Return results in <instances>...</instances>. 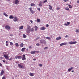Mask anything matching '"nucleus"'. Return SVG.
<instances>
[{"instance_id": "7c9ffc66", "label": "nucleus", "mask_w": 79, "mask_h": 79, "mask_svg": "<svg viewBox=\"0 0 79 79\" xmlns=\"http://www.w3.org/2000/svg\"><path fill=\"white\" fill-rule=\"evenodd\" d=\"M15 45L16 46V47H18L19 46V44H18V43H16L15 44Z\"/></svg>"}, {"instance_id": "f257e3e1", "label": "nucleus", "mask_w": 79, "mask_h": 79, "mask_svg": "<svg viewBox=\"0 0 79 79\" xmlns=\"http://www.w3.org/2000/svg\"><path fill=\"white\" fill-rule=\"evenodd\" d=\"M40 42L41 44H46V41L44 40H41L40 41Z\"/></svg>"}, {"instance_id": "8fccbe9b", "label": "nucleus", "mask_w": 79, "mask_h": 79, "mask_svg": "<svg viewBox=\"0 0 79 79\" xmlns=\"http://www.w3.org/2000/svg\"><path fill=\"white\" fill-rule=\"evenodd\" d=\"M46 27H48V26H49V25H48V24H46Z\"/></svg>"}, {"instance_id": "69168bd1", "label": "nucleus", "mask_w": 79, "mask_h": 79, "mask_svg": "<svg viewBox=\"0 0 79 79\" xmlns=\"http://www.w3.org/2000/svg\"><path fill=\"white\" fill-rule=\"evenodd\" d=\"M57 10H60V8H57Z\"/></svg>"}, {"instance_id": "f704fd0d", "label": "nucleus", "mask_w": 79, "mask_h": 79, "mask_svg": "<svg viewBox=\"0 0 79 79\" xmlns=\"http://www.w3.org/2000/svg\"><path fill=\"white\" fill-rule=\"evenodd\" d=\"M23 38H26V35L23 34Z\"/></svg>"}, {"instance_id": "58836bf2", "label": "nucleus", "mask_w": 79, "mask_h": 79, "mask_svg": "<svg viewBox=\"0 0 79 79\" xmlns=\"http://www.w3.org/2000/svg\"><path fill=\"white\" fill-rule=\"evenodd\" d=\"M48 49V47H45L44 48V50H47Z\"/></svg>"}, {"instance_id": "6e6d98bb", "label": "nucleus", "mask_w": 79, "mask_h": 79, "mask_svg": "<svg viewBox=\"0 0 79 79\" xmlns=\"http://www.w3.org/2000/svg\"><path fill=\"white\" fill-rule=\"evenodd\" d=\"M64 25H65V26H68V24H67V23H65V24H64Z\"/></svg>"}, {"instance_id": "4d7b16f0", "label": "nucleus", "mask_w": 79, "mask_h": 79, "mask_svg": "<svg viewBox=\"0 0 79 79\" xmlns=\"http://www.w3.org/2000/svg\"><path fill=\"white\" fill-rule=\"evenodd\" d=\"M33 60L34 61H35V60H36V59L34 58L33 59Z\"/></svg>"}, {"instance_id": "79ce46f5", "label": "nucleus", "mask_w": 79, "mask_h": 79, "mask_svg": "<svg viewBox=\"0 0 79 79\" xmlns=\"http://www.w3.org/2000/svg\"><path fill=\"white\" fill-rule=\"evenodd\" d=\"M40 38V37H37V38H36V40H38V39H39Z\"/></svg>"}, {"instance_id": "bf43d9fd", "label": "nucleus", "mask_w": 79, "mask_h": 79, "mask_svg": "<svg viewBox=\"0 0 79 79\" xmlns=\"http://www.w3.org/2000/svg\"><path fill=\"white\" fill-rule=\"evenodd\" d=\"M10 36L12 37V36H13V35L12 34H11L10 35Z\"/></svg>"}, {"instance_id": "4468645a", "label": "nucleus", "mask_w": 79, "mask_h": 79, "mask_svg": "<svg viewBox=\"0 0 79 79\" xmlns=\"http://www.w3.org/2000/svg\"><path fill=\"white\" fill-rule=\"evenodd\" d=\"M27 30H31V27H30V26H29V25H27Z\"/></svg>"}, {"instance_id": "c756f323", "label": "nucleus", "mask_w": 79, "mask_h": 79, "mask_svg": "<svg viewBox=\"0 0 79 79\" xmlns=\"http://www.w3.org/2000/svg\"><path fill=\"white\" fill-rule=\"evenodd\" d=\"M75 31H76L75 32H76V33H78V32H79V30L76 29Z\"/></svg>"}, {"instance_id": "09e8293b", "label": "nucleus", "mask_w": 79, "mask_h": 79, "mask_svg": "<svg viewBox=\"0 0 79 79\" xmlns=\"http://www.w3.org/2000/svg\"><path fill=\"white\" fill-rule=\"evenodd\" d=\"M64 2H68V0H64Z\"/></svg>"}, {"instance_id": "39448f33", "label": "nucleus", "mask_w": 79, "mask_h": 79, "mask_svg": "<svg viewBox=\"0 0 79 79\" xmlns=\"http://www.w3.org/2000/svg\"><path fill=\"white\" fill-rule=\"evenodd\" d=\"M77 43V42L76 41H74L73 42H72L71 41H70L69 42V44L70 45L71 44H76Z\"/></svg>"}, {"instance_id": "0eeeda50", "label": "nucleus", "mask_w": 79, "mask_h": 79, "mask_svg": "<svg viewBox=\"0 0 79 79\" xmlns=\"http://www.w3.org/2000/svg\"><path fill=\"white\" fill-rule=\"evenodd\" d=\"M22 60H26V56L24 54L23 55V56L22 58Z\"/></svg>"}, {"instance_id": "c9c22d12", "label": "nucleus", "mask_w": 79, "mask_h": 79, "mask_svg": "<svg viewBox=\"0 0 79 79\" xmlns=\"http://www.w3.org/2000/svg\"><path fill=\"white\" fill-rule=\"evenodd\" d=\"M37 22H40V19H38L37 20Z\"/></svg>"}, {"instance_id": "864d4df0", "label": "nucleus", "mask_w": 79, "mask_h": 79, "mask_svg": "<svg viewBox=\"0 0 79 79\" xmlns=\"http://www.w3.org/2000/svg\"><path fill=\"white\" fill-rule=\"evenodd\" d=\"M49 9L50 10H52V7H50V8H49Z\"/></svg>"}, {"instance_id": "bb28decb", "label": "nucleus", "mask_w": 79, "mask_h": 79, "mask_svg": "<svg viewBox=\"0 0 79 79\" xmlns=\"http://www.w3.org/2000/svg\"><path fill=\"white\" fill-rule=\"evenodd\" d=\"M30 31L32 32H33L34 31V29L33 28H31V29H30Z\"/></svg>"}, {"instance_id": "603ef678", "label": "nucleus", "mask_w": 79, "mask_h": 79, "mask_svg": "<svg viewBox=\"0 0 79 79\" xmlns=\"http://www.w3.org/2000/svg\"><path fill=\"white\" fill-rule=\"evenodd\" d=\"M2 79H5V77H3L2 78Z\"/></svg>"}, {"instance_id": "dca6fc26", "label": "nucleus", "mask_w": 79, "mask_h": 79, "mask_svg": "<svg viewBox=\"0 0 79 79\" xmlns=\"http://www.w3.org/2000/svg\"><path fill=\"white\" fill-rule=\"evenodd\" d=\"M30 5L32 6H35V4L34 3H31Z\"/></svg>"}, {"instance_id": "2eb2a0df", "label": "nucleus", "mask_w": 79, "mask_h": 79, "mask_svg": "<svg viewBox=\"0 0 79 79\" xmlns=\"http://www.w3.org/2000/svg\"><path fill=\"white\" fill-rule=\"evenodd\" d=\"M35 52H36V51H33L31 52V54H32V55H33V54H35Z\"/></svg>"}, {"instance_id": "49530a36", "label": "nucleus", "mask_w": 79, "mask_h": 79, "mask_svg": "<svg viewBox=\"0 0 79 79\" xmlns=\"http://www.w3.org/2000/svg\"><path fill=\"white\" fill-rule=\"evenodd\" d=\"M15 59H17V58H18V56H16L15 57Z\"/></svg>"}, {"instance_id": "1a4fd4ad", "label": "nucleus", "mask_w": 79, "mask_h": 79, "mask_svg": "<svg viewBox=\"0 0 79 79\" xmlns=\"http://www.w3.org/2000/svg\"><path fill=\"white\" fill-rule=\"evenodd\" d=\"M17 18H17V17H16V16H15L14 17V19H13L14 21L15 22H16L17 21Z\"/></svg>"}, {"instance_id": "a211bd4d", "label": "nucleus", "mask_w": 79, "mask_h": 79, "mask_svg": "<svg viewBox=\"0 0 79 79\" xmlns=\"http://www.w3.org/2000/svg\"><path fill=\"white\" fill-rule=\"evenodd\" d=\"M3 15H4V16H5L6 17H8V14H6L5 12L3 13Z\"/></svg>"}, {"instance_id": "473e14b6", "label": "nucleus", "mask_w": 79, "mask_h": 79, "mask_svg": "<svg viewBox=\"0 0 79 79\" xmlns=\"http://www.w3.org/2000/svg\"><path fill=\"white\" fill-rule=\"evenodd\" d=\"M8 41H6V46H8Z\"/></svg>"}, {"instance_id": "de8ad7c7", "label": "nucleus", "mask_w": 79, "mask_h": 79, "mask_svg": "<svg viewBox=\"0 0 79 79\" xmlns=\"http://www.w3.org/2000/svg\"><path fill=\"white\" fill-rule=\"evenodd\" d=\"M36 45L37 46H39V43L36 44Z\"/></svg>"}, {"instance_id": "052dcab7", "label": "nucleus", "mask_w": 79, "mask_h": 79, "mask_svg": "<svg viewBox=\"0 0 79 79\" xmlns=\"http://www.w3.org/2000/svg\"><path fill=\"white\" fill-rule=\"evenodd\" d=\"M2 61H3V62H4V63H5V60H2Z\"/></svg>"}, {"instance_id": "a19ab883", "label": "nucleus", "mask_w": 79, "mask_h": 79, "mask_svg": "<svg viewBox=\"0 0 79 79\" xmlns=\"http://www.w3.org/2000/svg\"><path fill=\"white\" fill-rule=\"evenodd\" d=\"M6 69L7 70H9V69H8V66H6Z\"/></svg>"}, {"instance_id": "37998d69", "label": "nucleus", "mask_w": 79, "mask_h": 79, "mask_svg": "<svg viewBox=\"0 0 79 79\" xmlns=\"http://www.w3.org/2000/svg\"><path fill=\"white\" fill-rule=\"evenodd\" d=\"M37 10H38V11H40V8H37Z\"/></svg>"}, {"instance_id": "ea45409f", "label": "nucleus", "mask_w": 79, "mask_h": 79, "mask_svg": "<svg viewBox=\"0 0 79 79\" xmlns=\"http://www.w3.org/2000/svg\"><path fill=\"white\" fill-rule=\"evenodd\" d=\"M71 23L69 22H67V24L68 25H69V24H70V23Z\"/></svg>"}, {"instance_id": "774afa93", "label": "nucleus", "mask_w": 79, "mask_h": 79, "mask_svg": "<svg viewBox=\"0 0 79 79\" xmlns=\"http://www.w3.org/2000/svg\"><path fill=\"white\" fill-rule=\"evenodd\" d=\"M9 60H12V58H10Z\"/></svg>"}, {"instance_id": "393cba45", "label": "nucleus", "mask_w": 79, "mask_h": 79, "mask_svg": "<svg viewBox=\"0 0 79 79\" xmlns=\"http://www.w3.org/2000/svg\"><path fill=\"white\" fill-rule=\"evenodd\" d=\"M30 30H27L26 32L28 33V34H29L30 33Z\"/></svg>"}, {"instance_id": "412c9836", "label": "nucleus", "mask_w": 79, "mask_h": 79, "mask_svg": "<svg viewBox=\"0 0 79 79\" xmlns=\"http://www.w3.org/2000/svg\"><path fill=\"white\" fill-rule=\"evenodd\" d=\"M41 30H45V28L44 27H42L40 28Z\"/></svg>"}, {"instance_id": "cd10ccee", "label": "nucleus", "mask_w": 79, "mask_h": 79, "mask_svg": "<svg viewBox=\"0 0 79 79\" xmlns=\"http://www.w3.org/2000/svg\"><path fill=\"white\" fill-rule=\"evenodd\" d=\"M46 39L48 40H51V38L48 36L46 37Z\"/></svg>"}, {"instance_id": "4c0bfd02", "label": "nucleus", "mask_w": 79, "mask_h": 79, "mask_svg": "<svg viewBox=\"0 0 79 79\" xmlns=\"http://www.w3.org/2000/svg\"><path fill=\"white\" fill-rule=\"evenodd\" d=\"M10 45L12 46V45H13V43L12 42H10Z\"/></svg>"}, {"instance_id": "aec40b11", "label": "nucleus", "mask_w": 79, "mask_h": 79, "mask_svg": "<svg viewBox=\"0 0 79 79\" xmlns=\"http://www.w3.org/2000/svg\"><path fill=\"white\" fill-rule=\"evenodd\" d=\"M10 19H13L14 18V17L13 15H10L9 17Z\"/></svg>"}, {"instance_id": "9d476101", "label": "nucleus", "mask_w": 79, "mask_h": 79, "mask_svg": "<svg viewBox=\"0 0 79 79\" xmlns=\"http://www.w3.org/2000/svg\"><path fill=\"white\" fill-rule=\"evenodd\" d=\"M4 71L3 70H2L1 72V74H0V75L1 76H3V74H4Z\"/></svg>"}, {"instance_id": "13d9d810", "label": "nucleus", "mask_w": 79, "mask_h": 79, "mask_svg": "<svg viewBox=\"0 0 79 79\" xmlns=\"http://www.w3.org/2000/svg\"><path fill=\"white\" fill-rule=\"evenodd\" d=\"M2 66V64L0 63V66Z\"/></svg>"}, {"instance_id": "b1692460", "label": "nucleus", "mask_w": 79, "mask_h": 79, "mask_svg": "<svg viewBox=\"0 0 79 79\" xmlns=\"http://www.w3.org/2000/svg\"><path fill=\"white\" fill-rule=\"evenodd\" d=\"M26 49V48H23L22 49L21 51L22 52H23L25 50V49Z\"/></svg>"}, {"instance_id": "680f3d73", "label": "nucleus", "mask_w": 79, "mask_h": 79, "mask_svg": "<svg viewBox=\"0 0 79 79\" xmlns=\"http://www.w3.org/2000/svg\"><path fill=\"white\" fill-rule=\"evenodd\" d=\"M65 37H66V38L68 37V35H66L65 36Z\"/></svg>"}, {"instance_id": "2f4dec72", "label": "nucleus", "mask_w": 79, "mask_h": 79, "mask_svg": "<svg viewBox=\"0 0 79 79\" xmlns=\"http://www.w3.org/2000/svg\"><path fill=\"white\" fill-rule=\"evenodd\" d=\"M21 58H22V57L21 56H18V59H21Z\"/></svg>"}, {"instance_id": "c85d7f7f", "label": "nucleus", "mask_w": 79, "mask_h": 79, "mask_svg": "<svg viewBox=\"0 0 79 79\" xmlns=\"http://www.w3.org/2000/svg\"><path fill=\"white\" fill-rule=\"evenodd\" d=\"M67 5H68L69 8H72V6L70 4H68Z\"/></svg>"}, {"instance_id": "5fc2aeb1", "label": "nucleus", "mask_w": 79, "mask_h": 79, "mask_svg": "<svg viewBox=\"0 0 79 79\" xmlns=\"http://www.w3.org/2000/svg\"><path fill=\"white\" fill-rule=\"evenodd\" d=\"M29 48H30V49L32 48V47H31V46H29Z\"/></svg>"}, {"instance_id": "e2e57ef3", "label": "nucleus", "mask_w": 79, "mask_h": 79, "mask_svg": "<svg viewBox=\"0 0 79 79\" xmlns=\"http://www.w3.org/2000/svg\"><path fill=\"white\" fill-rule=\"evenodd\" d=\"M48 6L50 7H52V6L50 5H49Z\"/></svg>"}, {"instance_id": "7ed1b4c3", "label": "nucleus", "mask_w": 79, "mask_h": 79, "mask_svg": "<svg viewBox=\"0 0 79 79\" xmlns=\"http://www.w3.org/2000/svg\"><path fill=\"white\" fill-rule=\"evenodd\" d=\"M38 5L40 7H42V1H40Z\"/></svg>"}, {"instance_id": "9b49d317", "label": "nucleus", "mask_w": 79, "mask_h": 79, "mask_svg": "<svg viewBox=\"0 0 79 79\" xmlns=\"http://www.w3.org/2000/svg\"><path fill=\"white\" fill-rule=\"evenodd\" d=\"M73 69V67H71L68 69V71H69V72H70Z\"/></svg>"}, {"instance_id": "5701e85b", "label": "nucleus", "mask_w": 79, "mask_h": 79, "mask_svg": "<svg viewBox=\"0 0 79 79\" xmlns=\"http://www.w3.org/2000/svg\"><path fill=\"white\" fill-rule=\"evenodd\" d=\"M20 46V47H23L24 46V44L23 43H21Z\"/></svg>"}, {"instance_id": "0e129e2a", "label": "nucleus", "mask_w": 79, "mask_h": 79, "mask_svg": "<svg viewBox=\"0 0 79 79\" xmlns=\"http://www.w3.org/2000/svg\"><path fill=\"white\" fill-rule=\"evenodd\" d=\"M36 52H37V53H39V51H36Z\"/></svg>"}, {"instance_id": "ddd939ff", "label": "nucleus", "mask_w": 79, "mask_h": 79, "mask_svg": "<svg viewBox=\"0 0 79 79\" xmlns=\"http://www.w3.org/2000/svg\"><path fill=\"white\" fill-rule=\"evenodd\" d=\"M14 3L15 4H18V3H19V1L18 0H15L14 2Z\"/></svg>"}, {"instance_id": "3c124183", "label": "nucleus", "mask_w": 79, "mask_h": 79, "mask_svg": "<svg viewBox=\"0 0 79 79\" xmlns=\"http://www.w3.org/2000/svg\"><path fill=\"white\" fill-rule=\"evenodd\" d=\"M30 22L31 23H33V21H32V20H30Z\"/></svg>"}, {"instance_id": "c03bdc74", "label": "nucleus", "mask_w": 79, "mask_h": 79, "mask_svg": "<svg viewBox=\"0 0 79 79\" xmlns=\"http://www.w3.org/2000/svg\"><path fill=\"white\" fill-rule=\"evenodd\" d=\"M39 66H40V67H42V64H40L39 65Z\"/></svg>"}, {"instance_id": "f8f14e48", "label": "nucleus", "mask_w": 79, "mask_h": 79, "mask_svg": "<svg viewBox=\"0 0 79 79\" xmlns=\"http://www.w3.org/2000/svg\"><path fill=\"white\" fill-rule=\"evenodd\" d=\"M61 37H60V36L57 37L56 38V40H60V39H61Z\"/></svg>"}, {"instance_id": "6ab92c4d", "label": "nucleus", "mask_w": 79, "mask_h": 79, "mask_svg": "<svg viewBox=\"0 0 79 79\" xmlns=\"http://www.w3.org/2000/svg\"><path fill=\"white\" fill-rule=\"evenodd\" d=\"M3 55L4 56H6V55H8V54H7V53H6V52H4L3 53Z\"/></svg>"}, {"instance_id": "6e6552de", "label": "nucleus", "mask_w": 79, "mask_h": 79, "mask_svg": "<svg viewBox=\"0 0 79 79\" xmlns=\"http://www.w3.org/2000/svg\"><path fill=\"white\" fill-rule=\"evenodd\" d=\"M67 44L66 43H63L60 44V47H61L63 45H67Z\"/></svg>"}, {"instance_id": "4be33fe9", "label": "nucleus", "mask_w": 79, "mask_h": 79, "mask_svg": "<svg viewBox=\"0 0 79 79\" xmlns=\"http://www.w3.org/2000/svg\"><path fill=\"white\" fill-rule=\"evenodd\" d=\"M5 58L7 60V59H8L9 58V57H8V56L7 55H6V56H4Z\"/></svg>"}, {"instance_id": "72a5a7b5", "label": "nucleus", "mask_w": 79, "mask_h": 79, "mask_svg": "<svg viewBox=\"0 0 79 79\" xmlns=\"http://www.w3.org/2000/svg\"><path fill=\"white\" fill-rule=\"evenodd\" d=\"M29 75L31 76H34V74L33 73H30Z\"/></svg>"}, {"instance_id": "20e7f679", "label": "nucleus", "mask_w": 79, "mask_h": 79, "mask_svg": "<svg viewBox=\"0 0 79 79\" xmlns=\"http://www.w3.org/2000/svg\"><path fill=\"white\" fill-rule=\"evenodd\" d=\"M18 67L20 68H24V66L20 64H18Z\"/></svg>"}, {"instance_id": "a878e982", "label": "nucleus", "mask_w": 79, "mask_h": 79, "mask_svg": "<svg viewBox=\"0 0 79 79\" xmlns=\"http://www.w3.org/2000/svg\"><path fill=\"white\" fill-rule=\"evenodd\" d=\"M24 28V27L23 26H21V27H20L19 29H23Z\"/></svg>"}, {"instance_id": "e433bc0d", "label": "nucleus", "mask_w": 79, "mask_h": 79, "mask_svg": "<svg viewBox=\"0 0 79 79\" xmlns=\"http://www.w3.org/2000/svg\"><path fill=\"white\" fill-rule=\"evenodd\" d=\"M47 2V0H45V1L43 2V3H46V2Z\"/></svg>"}, {"instance_id": "423d86ee", "label": "nucleus", "mask_w": 79, "mask_h": 79, "mask_svg": "<svg viewBox=\"0 0 79 79\" xmlns=\"http://www.w3.org/2000/svg\"><path fill=\"white\" fill-rule=\"evenodd\" d=\"M30 11V13H31L32 14H33L34 13V11L32 10V8L30 7L29 8Z\"/></svg>"}, {"instance_id": "f03ea898", "label": "nucleus", "mask_w": 79, "mask_h": 79, "mask_svg": "<svg viewBox=\"0 0 79 79\" xmlns=\"http://www.w3.org/2000/svg\"><path fill=\"white\" fill-rule=\"evenodd\" d=\"M5 28L6 29H7V30H10L11 29V27L8 25H6L5 26Z\"/></svg>"}, {"instance_id": "338daca9", "label": "nucleus", "mask_w": 79, "mask_h": 79, "mask_svg": "<svg viewBox=\"0 0 79 79\" xmlns=\"http://www.w3.org/2000/svg\"><path fill=\"white\" fill-rule=\"evenodd\" d=\"M72 73H74V70H72Z\"/></svg>"}, {"instance_id": "a18cd8bd", "label": "nucleus", "mask_w": 79, "mask_h": 79, "mask_svg": "<svg viewBox=\"0 0 79 79\" xmlns=\"http://www.w3.org/2000/svg\"><path fill=\"white\" fill-rule=\"evenodd\" d=\"M65 10H67V11H68V10H69V8H65Z\"/></svg>"}, {"instance_id": "f3484780", "label": "nucleus", "mask_w": 79, "mask_h": 79, "mask_svg": "<svg viewBox=\"0 0 79 79\" xmlns=\"http://www.w3.org/2000/svg\"><path fill=\"white\" fill-rule=\"evenodd\" d=\"M34 28L35 29V31H37L38 29V27L36 26L34 27Z\"/></svg>"}]
</instances>
